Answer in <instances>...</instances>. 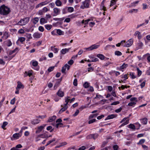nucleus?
I'll list each match as a JSON object with an SVG mask.
<instances>
[{
    "instance_id": "obj_33",
    "label": "nucleus",
    "mask_w": 150,
    "mask_h": 150,
    "mask_svg": "<svg viewBox=\"0 0 150 150\" xmlns=\"http://www.w3.org/2000/svg\"><path fill=\"white\" fill-rule=\"evenodd\" d=\"M98 115V114H94L91 115L89 117V119L93 118L94 117H96Z\"/></svg>"
},
{
    "instance_id": "obj_48",
    "label": "nucleus",
    "mask_w": 150,
    "mask_h": 150,
    "mask_svg": "<svg viewBox=\"0 0 150 150\" xmlns=\"http://www.w3.org/2000/svg\"><path fill=\"white\" fill-rule=\"evenodd\" d=\"M12 44V43L10 40H8L7 41V45L9 47L11 46V45Z\"/></svg>"
},
{
    "instance_id": "obj_46",
    "label": "nucleus",
    "mask_w": 150,
    "mask_h": 150,
    "mask_svg": "<svg viewBox=\"0 0 150 150\" xmlns=\"http://www.w3.org/2000/svg\"><path fill=\"white\" fill-rule=\"evenodd\" d=\"M138 11V10L137 9H132V10H129V13H132L134 12L135 13H137Z\"/></svg>"
},
{
    "instance_id": "obj_53",
    "label": "nucleus",
    "mask_w": 150,
    "mask_h": 150,
    "mask_svg": "<svg viewBox=\"0 0 150 150\" xmlns=\"http://www.w3.org/2000/svg\"><path fill=\"white\" fill-rule=\"evenodd\" d=\"M92 134H90L89 135H88L86 137V139H92Z\"/></svg>"
},
{
    "instance_id": "obj_60",
    "label": "nucleus",
    "mask_w": 150,
    "mask_h": 150,
    "mask_svg": "<svg viewBox=\"0 0 150 150\" xmlns=\"http://www.w3.org/2000/svg\"><path fill=\"white\" fill-rule=\"evenodd\" d=\"M122 109V108L121 107H120V108L115 110V111L117 113H119L121 111Z\"/></svg>"
},
{
    "instance_id": "obj_3",
    "label": "nucleus",
    "mask_w": 150,
    "mask_h": 150,
    "mask_svg": "<svg viewBox=\"0 0 150 150\" xmlns=\"http://www.w3.org/2000/svg\"><path fill=\"white\" fill-rule=\"evenodd\" d=\"M90 3V0H85L83 2V5L81 6L80 8L82 9H84L85 8H88Z\"/></svg>"
},
{
    "instance_id": "obj_17",
    "label": "nucleus",
    "mask_w": 150,
    "mask_h": 150,
    "mask_svg": "<svg viewBox=\"0 0 150 150\" xmlns=\"http://www.w3.org/2000/svg\"><path fill=\"white\" fill-rule=\"evenodd\" d=\"M39 19L38 17H35L32 20V22L34 24H36L39 21Z\"/></svg>"
},
{
    "instance_id": "obj_41",
    "label": "nucleus",
    "mask_w": 150,
    "mask_h": 150,
    "mask_svg": "<svg viewBox=\"0 0 150 150\" xmlns=\"http://www.w3.org/2000/svg\"><path fill=\"white\" fill-rule=\"evenodd\" d=\"M92 62H96L98 61V59L96 58H94L91 57V58Z\"/></svg>"
},
{
    "instance_id": "obj_10",
    "label": "nucleus",
    "mask_w": 150,
    "mask_h": 150,
    "mask_svg": "<svg viewBox=\"0 0 150 150\" xmlns=\"http://www.w3.org/2000/svg\"><path fill=\"white\" fill-rule=\"evenodd\" d=\"M70 49V48H65L62 49L61 51V54H64L67 52H68L69 50Z\"/></svg>"
},
{
    "instance_id": "obj_27",
    "label": "nucleus",
    "mask_w": 150,
    "mask_h": 150,
    "mask_svg": "<svg viewBox=\"0 0 150 150\" xmlns=\"http://www.w3.org/2000/svg\"><path fill=\"white\" fill-rule=\"evenodd\" d=\"M61 80H59V81H58V82H57L55 84V85L54 86V88L55 89H56L59 86V85L60 84V82L61 81Z\"/></svg>"
},
{
    "instance_id": "obj_16",
    "label": "nucleus",
    "mask_w": 150,
    "mask_h": 150,
    "mask_svg": "<svg viewBox=\"0 0 150 150\" xmlns=\"http://www.w3.org/2000/svg\"><path fill=\"white\" fill-rule=\"evenodd\" d=\"M56 118V116L55 115H53L52 117H50L49 118V120H48V122H51L54 120Z\"/></svg>"
},
{
    "instance_id": "obj_21",
    "label": "nucleus",
    "mask_w": 150,
    "mask_h": 150,
    "mask_svg": "<svg viewBox=\"0 0 150 150\" xmlns=\"http://www.w3.org/2000/svg\"><path fill=\"white\" fill-rule=\"evenodd\" d=\"M65 102L66 103L64 104V106H67V105L68 104V102H69L70 100V97L67 96L65 98Z\"/></svg>"
},
{
    "instance_id": "obj_28",
    "label": "nucleus",
    "mask_w": 150,
    "mask_h": 150,
    "mask_svg": "<svg viewBox=\"0 0 150 150\" xmlns=\"http://www.w3.org/2000/svg\"><path fill=\"white\" fill-rule=\"evenodd\" d=\"M45 28L48 30H50L52 27V25H45Z\"/></svg>"
},
{
    "instance_id": "obj_57",
    "label": "nucleus",
    "mask_w": 150,
    "mask_h": 150,
    "mask_svg": "<svg viewBox=\"0 0 150 150\" xmlns=\"http://www.w3.org/2000/svg\"><path fill=\"white\" fill-rule=\"evenodd\" d=\"M32 65L33 66L36 67L38 65V62L36 61H33L32 62Z\"/></svg>"
},
{
    "instance_id": "obj_19",
    "label": "nucleus",
    "mask_w": 150,
    "mask_h": 150,
    "mask_svg": "<svg viewBox=\"0 0 150 150\" xmlns=\"http://www.w3.org/2000/svg\"><path fill=\"white\" fill-rule=\"evenodd\" d=\"M24 87V86L19 81L18 82V85L16 88H23Z\"/></svg>"
},
{
    "instance_id": "obj_20",
    "label": "nucleus",
    "mask_w": 150,
    "mask_h": 150,
    "mask_svg": "<svg viewBox=\"0 0 150 150\" xmlns=\"http://www.w3.org/2000/svg\"><path fill=\"white\" fill-rule=\"evenodd\" d=\"M19 51L18 48V47L16 48L14 50L11 51L9 53V55H11L14 52H17Z\"/></svg>"
},
{
    "instance_id": "obj_14",
    "label": "nucleus",
    "mask_w": 150,
    "mask_h": 150,
    "mask_svg": "<svg viewBox=\"0 0 150 150\" xmlns=\"http://www.w3.org/2000/svg\"><path fill=\"white\" fill-rule=\"evenodd\" d=\"M147 119L146 118H143L140 119L141 122L143 125H146L147 123Z\"/></svg>"
},
{
    "instance_id": "obj_45",
    "label": "nucleus",
    "mask_w": 150,
    "mask_h": 150,
    "mask_svg": "<svg viewBox=\"0 0 150 150\" xmlns=\"http://www.w3.org/2000/svg\"><path fill=\"white\" fill-rule=\"evenodd\" d=\"M136 104V103L135 102H131L129 103L128 104V105L129 106H134Z\"/></svg>"
},
{
    "instance_id": "obj_47",
    "label": "nucleus",
    "mask_w": 150,
    "mask_h": 150,
    "mask_svg": "<svg viewBox=\"0 0 150 150\" xmlns=\"http://www.w3.org/2000/svg\"><path fill=\"white\" fill-rule=\"evenodd\" d=\"M83 86L86 88H88L89 86V84L87 82H85L83 84Z\"/></svg>"
},
{
    "instance_id": "obj_8",
    "label": "nucleus",
    "mask_w": 150,
    "mask_h": 150,
    "mask_svg": "<svg viewBox=\"0 0 150 150\" xmlns=\"http://www.w3.org/2000/svg\"><path fill=\"white\" fill-rule=\"evenodd\" d=\"M32 73L33 71L32 70H30L28 71H25L24 73V76L25 77H26L27 76H28L29 77H30L32 75Z\"/></svg>"
},
{
    "instance_id": "obj_9",
    "label": "nucleus",
    "mask_w": 150,
    "mask_h": 150,
    "mask_svg": "<svg viewBox=\"0 0 150 150\" xmlns=\"http://www.w3.org/2000/svg\"><path fill=\"white\" fill-rule=\"evenodd\" d=\"M21 136V134L16 133L14 134L13 135V137L14 139H18Z\"/></svg>"
},
{
    "instance_id": "obj_44",
    "label": "nucleus",
    "mask_w": 150,
    "mask_h": 150,
    "mask_svg": "<svg viewBox=\"0 0 150 150\" xmlns=\"http://www.w3.org/2000/svg\"><path fill=\"white\" fill-rule=\"evenodd\" d=\"M130 101H132V102H134L135 101V102H136L137 101V98L135 97L132 98L130 99Z\"/></svg>"
},
{
    "instance_id": "obj_62",
    "label": "nucleus",
    "mask_w": 150,
    "mask_h": 150,
    "mask_svg": "<svg viewBox=\"0 0 150 150\" xmlns=\"http://www.w3.org/2000/svg\"><path fill=\"white\" fill-rule=\"evenodd\" d=\"M108 141L103 142L102 143V144L101 147H105L106 144L108 143Z\"/></svg>"
},
{
    "instance_id": "obj_1",
    "label": "nucleus",
    "mask_w": 150,
    "mask_h": 150,
    "mask_svg": "<svg viewBox=\"0 0 150 150\" xmlns=\"http://www.w3.org/2000/svg\"><path fill=\"white\" fill-rule=\"evenodd\" d=\"M10 12L9 8L3 5L0 7V14L3 15L8 14Z\"/></svg>"
},
{
    "instance_id": "obj_38",
    "label": "nucleus",
    "mask_w": 150,
    "mask_h": 150,
    "mask_svg": "<svg viewBox=\"0 0 150 150\" xmlns=\"http://www.w3.org/2000/svg\"><path fill=\"white\" fill-rule=\"evenodd\" d=\"M55 140V138H53L52 140H50V141H49L48 142H47V144H46L45 145V146H47L49 144H51V143L53 142Z\"/></svg>"
},
{
    "instance_id": "obj_26",
    "label": "nucleus",
    "mask_w": 150,
    "mask_h": 150,
    "mask_svg": "<svg viewBox=\"0 0 150 150\" xmlns=\"http://www.w3.org/2000/svg\"><path fill=\"white\" fill-rule=\"evenodd\" d=\"M92 134V139L95 140L99 136V134L97 133H95Z\"/></svg>"
},
{
    "instance_id": "obj_61",
    "label": "nucleus",
    "mask_w": 150,
    "mask_h": 150,
    "mask_svg": "<svg viewBox=\"0 0 150 150\" xmlns=\"http://www.w3.org/2000/svg\"><path fill=\"white\" fill-rule=\"evenodd\" d=\"M129 75L130 76H132L131 78L132 79H135L136 78V76L135 75H134V74L133 73L131 72L129 74Z\"/></svg>"
},
{
    "instance_id": "obj_13",
    "label": "nucleus",
    "mask_w": 150,
    "mask_h": 150,
    "mask_svg": "<svg viewBox=\"0 0 150 150\" xmlns=\"http://www.w3.org/2000/svg\"><path fill=\"white\" fill-rule=\"evenodd\" d=\"M57 94L60 97H62L64 96V93L63 91H61V89H59L57 92Z\"/></svg>"
},
{
    "instance_id": "obj_37",
    "label": "nucleus",
    "mask_w": 150,
    "mask_h": 150,
    "mask_svg": "<svg viewBox=\"0 0 150 150\" xmlns=\"http://www.w3.org/2000/svg\"><path fill=\"white\" fill-rule=\"evenodd\" d=\"M8 123L6 122H3L2 125L1 126V127L4 129H5V127L8 124Z\"/></svg>"
},
{
    "instance_id": "obj_51",
    "label": "nucleus",
    "mask_w": 150,
    "mask_h": 150,
    "mask_svg": "<svg viewBox=\"0 0 150 150\" xmlns=\"http://www.w3.org/2000/svg\"><path fill=\"white\" fill-rule=\"evenodd\" d=\"M25 40V38L24 37H20V38L18 40H19L21 42H23Z\"/></svg>"
},
{
    "instance_id": "obj_2",
    "label": "nucleus",
    "mask_w": 150,
    "mask_h": 150,
    "mask_svg": "<svg viewBox=\"0 0 150 150\" xmlns=\"http://www.w3.org/2000/svg\"><path fill=\"white\" fill-rule=\"evenodd\" d=\"M29 21V17H26L21 19L18 23L17 24L21 25H25Z\"/></svg>"
},
{
    "instance_id": "obj_24",
    "label": "nucleus",
    "mask_w": 150,
    "mask_h": 150,
    "mask_svg": "<svg viewBox=\"0 0 150 150\" xmlns=\"http://www.w3.org/2000/svg\"><path fill=\"white\" fill-rule=\"evenodd\" d=\"M97 56L102 60H103L105 58V56L103 54H98Z\"/></svg>"
},
{
    "instance_id": "obj_5",
    "label": "nucleus",
    "mask_w": 150,
    "mask_h": 150,
    "mask_svg": "<svg viewBox=\"0 0 150 150\" xmlns=\"http://www.w3.org/2000/svg\"><path fill=\"white\" fill-rule=\"evenodd\" d=\"M99 46V45H91L90 47L86 48L85 49L88 51H91L94 49L97 48Z\"/></svg>"
},
{
    "instance_id": "obj_35",
    "label": "nucleus",
    "mask_w": 150,
    "mask_h": 150,
    "mask_svg": "<svg viewBox=\"0 0 150 150\" xmlns=\"http://www.w3.org/2000/svg\"><path fill=\"white\" fill-rule=\"evenodd\" d=\"M115 54L117 56H121L122 55V53L119 51H116L115 52Z\"/></svg>"
},
{
    "instance_id": "obj_15",
    "label": "nucleus",
    "mask_w": 150,
    "mask_h": 150,
    "mask_svg": "<svg viewBox=\"0 0 150 150\" xmlns=\"http://www.w3.org/2000/svg\"><path fill=\"white\" fill-rule=\"evenodd\" d=\"M47 23V21L44 18H41L40 20V23L41 24Z\"/></svg>"
},
{
    "instance_id": "obj_12",
    "label": "nucleus",
    "mask_w": 150,
    "mask_h": 150,
    "mask_svg": "<svg viewBox=\"0 0 150 150\" xmlns=\"http://www.w3.org/2000/svg\"><path fill=\"white\" fill-rule=\"evenodd\" d=\"M41 36V35L38 33H35L33 35V37L35 38H39Z\"/></svg>"
},
{
    "instance_id": "obj_36",
    "label": "nucleus",
    "mask_w": 150,
    "mask_h": 150,
    "mask_svg": "<svg viewBox=\"0 0 150 150\" xmlns=\"http://www.w3.org/2000/svg\"><path fill=\"white\" fill-rule=\"evenodd\" d=\"M129 127L130 128L132 129H135V126L132 124H130L128 125Z\"/></svg>"
},
{
    "instance_id": "obj_4",
    "label": "nucleus",
    "mask_w": 150,
    "mask_h": 150,
    "mask_svg": "<svg viewBox=\"0 0 150 150\" xmlns=\"http://www.w3.org/2000/svg\"><path fill=\"white\" fill-rule=\"evenodd\" d=\"M133 43V40L132 39L129 40L126 42H124L123 46L124 47H129L131 46Z\"/></svg>"
},
{
    "instance_id": "obj_56",
    "label": "nucleus",
    "mask_w": 150,
    "mask_h": 150,
    "mask_svg": "<svg viewBox=\"0 0 150 150\" xmlns=\"http://www.w3.org/2000/svg\"><path fill=\"white\" fill-rule=\"evenodd\" d=\"M38 30L42 32L44 31V28L42 26H40L38 28Z\"/></svg>"
},
{
    "instance_id": "obj_40",
    "label": "nucleus",
    "mask_w": 150,
    "mask_h": 150,
    "mask_svg": "<svg viewBox=\"0 0 150 150\" xmlns=\"http://www.w3.org/2000/svg\"><path fill=\"white\" fill-rule=\"evenodd\" d=\"M137 71L138 75L139 76H140L142 74V71L139 69L138 67L137 68Z\"/></svg>"
},
{
    "instance_id": "obj_31",
    "label": "nucleus",
    "mask_w": 150,
    "mask_h": 150,
    "mask_svg": "<svg viewBox=\"0 0 150 150\" xmlns=\"http://www.w3.org/2000/svg\"><path fill=\"white\" fill-rule=\"evenodd\" d=\"M143 43L139 41V42L137 43V46L139 48H141L143 46Z\"/></svg>"
},
{
    "instance_id": "obj_11",
    "label": "nucleus",
    "mask_w": 150,
    "mask_h": 150,
    "mask_svg": "<svg viewBox=\"0 0 150 150\" xmlns=\"http://www.w3.org/2000/svg\"><path fill=\"white\" fill-rule=\"evenodd\" d=\"M117 115H115L114 114H111L110 115H108L107 117L105 119V120H109L113 119L116 117Z\"/></svg>"
},
{
    "instance_id": "obj_39",
    "label": "nucleus",
    "mask_w": 150,
    "mask_h": 150,
    "mask_svg": "<svg viewBox=\"0 0 150 150\" xmlns=\"http://www.w3.org/2000/svg\"><path fill=\"white\" fill-rule=\"evenodd\" d=\"M57 33L59 35H63V32L60 29H57Z\"/></svg>"
},
{
    "instance_id": "obj_29",
    "label": "nucleus",
    "mask_w": 150,
    "mask_h": 150,
    "mask_svg": "<svg viewBox=\"0 0 150 150\" xmlns=\"http://www.w3.org/2000/svg\"><path fill=\"white\" fill-rule=\"evenodd\" d=\"M47 129L48 131L50 130V132H52L54 130V128H52V127L51 126H50L47 128Z\"/></svg>"
},
{
    "instance_id": "obj_25",
    "label": "nucleus",
    "mask_w": 150,
    "mask_h": 150,
    "mask_svg": "<svg viewBox=\"0 0 150 150\" xmlns=\"http://www.w3.org/2000/svg\"><path fill=\"white\" fill-rule=\"evenodd\" d=\"M100 8L103 10L104 11H105L106 10V8L105 7L104 3H103V1H102L100 5Z\"/></svg>"
},
{
    "instance_id": "obj_22",
    "label": "nucleus",
    "mask_w": 150,
    "mask_h": 150,
    "mask_svg": "<svg viewBox=\"0 0 150 150\" xmlns=\"http://www.w3.org/2000/svg\"><path fill=\"white\" fill-rule=\"evenodd\" d=\"M51 50L55 53H57L59 50V49L55 48L53 46L51 47Z\"/></svg>"
},
{
    "instance_id": "obj_34",
    "label": "nucleus",
    "mask_w": 150,
    "mask_h": 150,
    "mask_svg": "<svg viewBox=\"0 0 150 150\" xmlns=\"http://www.w3.org/2000/svg\"><path fill=\"white\" fill-rule=\"evenodd\" d=\"M145 139H141L139 142L137 143V144L140 145L143 144L145 142Z\"/></svg>"
},
{
    "instance_id": "obj_23",
    "label": "nucleus",
    "mask_w": 150,
    "mask_h": 150,
    "mask_svg": "<svg viewBox=\"0 0 150 150\" xmlns=\"http://www.w3.org/2000/svg\"><path fill=\"white\" fill-rule=\"evenodd\" d=\"M55 3L57 6H61L62 4V2L60 0H57L55 2Z\"/></svg>"
},
{
    "instance_id": "obj_63",
    "label": "nucleus",
    "mask_w": 150,
    "mask_h": 150,
    "mask_svg": "<svg viewBox=\"0 0 150 150\" xmlns=\"http://www.w3.org/2000/svg\"><path fill=\"white\" fill-rule=\"evenodd\" d=\"M74 62L72 59H71L68 62V64L70 65H72L73 64Z\"/></svg>"
},
{
    "instance_id": "obj_59",
    "label": "nucleus",
    "mask_w": 150,
    "mask_h": 150,
    "mask_svg": "<svg viewBox=\"0 0 150 150\" xmlns=\"http://www.w3.org/2000/svg\"><path fill=\"white\" fill-rule=\"evenodd\" d=\"M120 103V102L119 101H115L113 102L111 104V105H116L119 104Z\"/></svg>"
},
{
    "instance_id": "obj_54",
    "label": "nucleus",
    "mask_w": 150,
    "mask_h": 150,
    "mask_svg": "<svg viewBox=\"0 0 150 150\" xmlns=\"http://www.w3.org/2000/svg\"><path fill=\"white\" fill-rule=\"evenodd\" d=\"M103 97L100 95H96V96L94 98V99H97V98H101L103 99Z\"/></svg>"
},
{
    "instance_id": "obj_50",
    "label": "nucleus",
    "mask_w": 150,
    "mask_h": 150,
    "mask_svg": "<svg viewBox=\"0 0 150 150\" xmlns=\"http://www.w3.org/2000/svg\"><path fill=\"white\" fill-rule=\"evenodd\" d=\"M74 9L72 7H69L68 9V12H71L73 11Z\"/></svg>"
},
{
    "instance_id": "obj_6",
    "label": "nucleus",
    "mask_w": 150,
    "mask_h": 150,
    "mask_svg": "<svg viewBox=\"0 0 150 150\" xmlns=\"http://www.w3.org/2000/svg\"><path fill=\"white\" fill-rule=\"evenodd\" d=\"M46 125L44 124L42 126L38 127L35 131V133L36 134L40 133L44 128Z\"/></svg>"
},
{
    "instance_id": "obj_30",
    "label": "nucleus",
    "mask_w": 150,
    "mask_h": 150,
    "mask_svg": "<svg viewBox=\"0 0 150 150\" xmlns=\"http://www.w3.org/2000/svg\"><path fill=\"white\" fill-rule=\"evenodd\" d=\"M125 42V40H122L120 42L118 43L116 45L117 47H120L121 45H122L123 46L124 45V42Z\"/></svg>"
},
{
    "instance_id": "obj_42",
    "label": "nucleus",
    "mask_w": 150,
    "mask_h": 150,
    "mask_svg": "<svg viewBox=\"0 0 150 150\" xmlns=\"http://www.w3.org/2000/svg\"><path fill=\"white\" fill-rule=\"evenodd\" d=\"M127 66V64L124 63L122 66H120V68L121 69H124L125 68H126Z\"/></svg>"
},
{
    "instance_id": "obj_18",
    "label": "nucleus",
    "mask_w": 150,
    "mask_h": 150,
    "mask_svg": "<svg viewBox=\"0 0 150 150\" xmlns=\"http://www.w3.org/2000/svg\"><path fill=\"white\" fill-rule=\"evenodd\" d=\"M40 121V120L38 119H35L31 121V123L33 125H35L39 123Z\"/></svg>"
},
{
    "instance_id": "obj_64",
    "label": "nucleus",
    "mask_w": 150,
    "mask_h": 150,
    "mask_svg": "<svg viewBox=\"0 0 150 150\" xmlns=\"http://www.w3.org/2000/svg\"><path fill=\"white\" fill-rule=\"evenodd\" d=\"M86 149V147L85 146H83L80 148H79L78 149V150H84Z\"/></svg>"
},
{
    "instance_id": "obj_55",
    "label": "nucleus",
    "mask_w": 150,
    "mask_h": 150,
    "mask_svg": "<svg viewBox=\"0 0 150 150\" xmlns=\"http://www.w3.org/2000/svg\"><path fill=\"white\" fill-rule=\"evenodd\" d=\"M73 84L74 86H76L77 85V79H75L74 80L73 83Z\"/></svg>"
},
{
    "instance_id": "obj_58",
    "label": "nucleus",
    "mask_w": 150,
    "mask_h": 150,
    "mask_svg": "<svg viewBox=\"0 0 150 150\" xmlns=\"http://www.w3.org/2000/svg\"><path fill=\"white\" fill-rule=\"evenodd\" d=\"M15 100L16 98H13L12 100H11L10 103L12 105L14 104L15 103Z\"/></svg>"
},
{
    "instance_id": "obj_52",
    "label": "nucleus",
    "mask_w": 150,
    "mask_h": 150,
    "mask_svg": "<svg viewBox=\"0 0 150 150\" xmlns=\"http://www.w3.org/2000/svg\"><path fill=\"white\" fill-rule=\"evenodd\" d=\"M54 68V67L52 66L50 67L48 69V71L49 72H50L52 71Z\"/></svg>"
},
{
    "instance_id": "obj_43",
    "label": "nucleus",
    "mask_w": 150,
    "mask_h": 150,
    "mask_svg": "<svg viewBox=\"0 0 150 150\" xmlns=\"http://www.w3.org/2000/svg\"><path fill=\"white\" fill-rule=\"evenodd\" d=\"M116 2V0H112L111 1V3L110 5V6H111L115 4Z\"/></svg>"
},
{
    "instance_id": "obj_7",
    "label": "nucleus",
    "mask_w": 150,
    "mask_h": 150,
    "mask_svg": "<svg viewBox=\"0 0 150 150\" xmlns=\"http://www.w3.org/2000/svg\"><path fill=\"white\" fill-rule=\"evenodd\" d=\"M60 10L59 9L57 8H55L53 9V12L54 13L53 16H56L59 14L60 12Z\"/></svg>"
},
{
    "instance_id": "obj_32",
    "label": "nucleus",
    "mask_w": 150,
    "mask_h": 150,
    "mask_svg": "<svg viewBox=\"0 0 150 150\" xmlns=\"http://www.w3.org/2000/svg\"><path fill=\"white\" fill-rule=\"evenodd\" d=\"M129 122V120H127L125 122H124L122 123L120 126L119 127H122V126L126 125L128 124Z\"/></svg>"
},
{
    "instance_id": "obj_49",
    "label": "nucleus",
    "mask_w": 150,
    "mask_h": 150,
    "mask_svg": "<svg viewBox=\"0 0 150 150\" xmlns=\"http://www.w3.org/2000/svg\"><path fill=\"white\" fill-rule=\"evenodd\" d=\"M38 135L39 137H40L42 138H44L47 137V135L44 134H41Z\"/></svg>"
}]
</instances>
